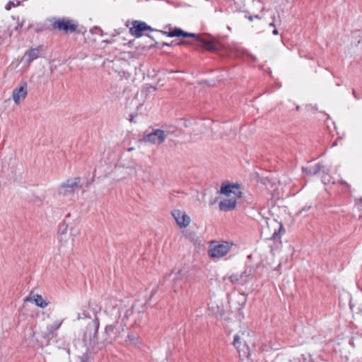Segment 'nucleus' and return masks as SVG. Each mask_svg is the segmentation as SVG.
Segmentation results:
<instances>
[{
    "instance_id": "26",
    "label": "nucleus",
    "mask_w": 362,
    "mask_h": 362,
    "mask_svg": "<svg viewBox=\"0 0 362 362\" xmlns=\"http://www.w3.org/2000/svg\"><path fill=\"white\" fill-rule=\"evenodd\" d=\"M272 33H273V34H274V35H278L279 31H278V30H277V29H274V30H273V32H272Z\"/></svg>"
},
{
    "instance_id": "16",
    "label": "nucleus",
    "mask_w": 362,
    "mask_h": 362,
    "mask_svg": "<svg viewBox=\"0 0 362 362\" xmlns=\"http://www.w3.org/2000/svg\"><path fill=\"white\" fill-rule=\"evenodd\" d=\"M173 281L176 284L179 281H186L187 279V271L185 269H179L175 273H172Z\"/></svg>"
},
{
    "instance_id": "6",
    "label": "nucleus",
    "mask_w": 362,
    "mask_h": 362,
    "mask_svg": "<svg viewBox=\"0 0 362 362\" xmlns=\"http://www.w3.org/2000/svg\"><path fill=\"white\" fill-rule=\"evenodd\" d=\"M28 85L26 82H21L13 90L12 98L16 105H19L27 96Z\"/></svg>"
},
{
    "instance_id": "23",
    "label": "nucleus",
    "mask_w": 362,
    "mask_h": 362,
    "mask_svg": "<svg viewBox=\"0 0 362 362\" xmlns=\"http://www.w3.org/2000/svg\"><path fill=\"white\" fill-rule=\"evenodd\" d=\"M15 6V4L12 1H9L8 4L6 6V10H10L12 7Z\"/></svg>"
},
{
    "instance_id": "14",
    "label": "nucleus",
    "mask_w": 362,
    "mask_h": 362,
    "mask_svg": "<svg viewBox=\"0 0 362 362\" xmlns=\"http://www.w3.org/2000/svg\"><path fill=\"white\" fill-rule=\"evenodd\" d=\"M40 53V49L39 47L31 48L29 50L25 52L23 59L25 60L28 63V65L29 66L30 64L34 59H36L39 57Z\"/></svg>"
},
{
    "instance_id": "7",
    "label": "nucleus",
    "mask_w": 362,
    "mask_h": 362,
    "mask_svg": "<svg viewBox=\"0 0 362 362\" xmlns=\"http://www.w3.org/2000/svg\"><path fill=\"white\" fill-rule=\"evenodd\" d=\"M53 25L60 30L71 33L74 32L78 26L74 21L66 18L59 19L54 23Z\"/></svg>"
},
{
    "instance_id": "18",
    "label": "nucleus",
    "mask_w": 362,
    "mask_h": 362,
    "mask_svg": "<svg viewBox=\"0 0 362 362\" xmlns=\"http://www.w3.org/2000/svg\"><path fill=\"white\" fill-rule=\"evenodd\" d=\"M63 321H55L52 324L47 325V331L45 333V335L49 336L53 334L62 325Z\"/></svg>"
},
{
    "instance_id": "24",
    "label": "nucleus",
    "mask_w": 362,
    "mask_h": 362,
    "mask_svg": "<svg viewBox=\"0 0 362 362\" xmlns=\"http://www.w3.org/2000/svg\"><path fill=\"white\" fill-rule=\"evenodd\" d=\"M357 45L359 46L362 49V35L358 36V40L357 41Z\"/></svg>"
},
{
    "instance_id": "10",
    "label": "nucleus",
    "mask_w": 362,
    "mask_h": 362,
    "mask_svg": "<svg viewBox=\"0 0 362 362\" xmlns=\"http://www.w3.org/2000/svg\"><path fill=\"white\" fill-rule=\"evenodd\" d=\"M24 301L33 302L37 306L45 308L49 304V301L47 298H44L41 295L34 294L33 293L24 299Z\"/></svg>"
},
{
    "instance_id": "13",
    "label": "nucleus",
    "mask_w": 362,
    "mask_h": 362,
    "mask_svg": "<svg viewBox=\"0 0 362 362\" xmlns=\"http://www.w3.org/2000/svg\"><path fill=\"white\" fill-rule=\"evenodd\" d=\"M78 182H79V178L68 180L66 182H65L61 185L59 193L65 194L66 193L71 192V190L75 186L78 185Z\"/></svg>"
},
{
    "instance_id": "25",
    "label": "nucleus",
    "mask_w": 362,
    "mask_h": 362,
    "mask_svg": "<svg viewBox=\"0 0 362 362\" xmlns=\"http://www.w3.org/2000/svg\"><path fill=\"white\" fill-rule=\"evenodd\" d=\"M307 358L304 356V355H302V358L299 359V362H306Z\"/></svg>"
},
{
    "instance_id": "9",
    "label": "nucleus",
    "mask_w": 362,
    "mask_h": 362,
    "mask_svg": "<svg viewBox=\"0 0 362 362\" xmlns=\"http://www.w3.org/2000/svg\"><path fill=\"white\" fill-rule=\"evenodd\" d=\"M145 30H153V29L144 22L139 21H134L129 30L130 33L136 37L142 36V33Z\"/></svg>"
},
{
    "instance_id": "11",
    "label": "nucleus",
    "mask_w": 362,
    "mask_h": 362,
    "mask_svg": "<svg viewBox=\"0 0 362 362\" xmlns=\"http://www.w3.org/2000/svg\"><path fill=\"white\" fill-rule=\"evenodd\" d=\"M250 276V274L245 271L241 274H233L229 276V280L233 284H244L249 281Z\"/></svg>"
},
{
    "instance_id": "1",
    "label": "nucleus",
    "mask_w": 362,
    "mask_h": 362,
    "mask_svg": "<svg viewBox=\"0 0 362 362\" xmlns=\"http://www.w3.org/2000/svg\"><path fill=\"white\" fill-rule=\"evenodd\" d=\"M250 341V333L247 330H243L237 333L233 339V345L237 349L240 357L248 358L250 355V351L248 343Z\"/></svg>"
},
{
    "instance_id": "19",
    "label": "nucleus",
    "mask_w": 362,
    "mask_h": 362,
    "mask_svg": "<svg viewBox=\"0 0 362 362\" xmlns=\"http://www.w3.org/2000/svg\"><path fill=\"white\" fill-rule=\"evenodd\" d=\"M115 327L113 325H107L105 327V332L107 335V337L105 338L106 341H112V339H115Z\"/></svg>"
},
{
    "instance_id": "5",
    "label": "nucleus",
    "mask_w": 362,
    "mask_h": 362,
    "mask_svg": "<svg viewBox=\"0 0 362 362\" xmlns=\"http://www.w3.org/2000/svg\"><path fill=\"white\" fill-rule=\"evenodd\" d=\"M220 193L223 197H229L230 199H238L241 196L239 186L229 183L222 184L220 188Z\"/></svg>"
},
{
    "instance_id": "21",
    "label": "nucleus",
    "mask_w": 362,
    "mask_h": 362,
    "mask_svg": "<svg viewBox=\"0 0 362 362\" xmlns=\"http://www.w3.org/2000/svg\"><path fill=\"white\" fill-rule=\"evenodd\" d=\"M69 238H67V235L64 233H61L59 236V241L61 244V247H65L67 245Z\"/></svg>"
},
{
    "instance_id": "22",
    "label": "nucleus",
    "mask_w": 362,
    "mask_h": 362,
    "mask_svg": "<svg viewBox=\"0 0 362 362\" xmlns=\"http://www.w3.org/2000/svg\"><path fill=\"white\" fill-rule=\"evenodd\" d=\"M127 341L131 342L132 344H133L134 345H136L139 341V339L135 335L129 334L127 336Z\"/></svg>"
},
{
    "instance_id": "12",
    "label": "nucleus",
    "mask_w": 362,
    "mask_h": 362,
    "mask_svg": "<svg viewBox=\"0 0 362 362\" xmlns=\"http://www.w3.org/2000/svg\"><path fill=\"white\" fill-rule=\"evenodd\" d=\"M238 199L223 197L219 202V208L221 211H228L234 209L236 206Z\"/></svg>"
},
{
    "instance_id": "4",
    "label": "nucleus",
    "mask_w": 362,
    "mask_h": 362,
    "mask_svg": "<svg viewBox=\"0 0 362 362\" xmlns=\"http://www.w3.org/2000/svg\"><path fill=\"white\" fill-rule=\"evenodd\" d=\"M170 135L169 131L163 129H153L151 132L144 134L139 141L141 143H148L153 145L159 146L162 144Z\"/></svg>"
},
{
    "instance_id": "28",
    "label": "nucleus",
    "mask_w": 362,
    "mask_h": 362,
    "mask_svg": "<svg viewBox=\"0 0 362 362\" xmlns=\"http://www.w3.org/2000/svg\"><path fill=\"white\" fill-rule=\"evenodd\" d=\"M269 26L274 27V26H275V25H274V23H271L269 24Z\"/></svg>"
},
{
    "instance_id": "3",
    "label": "nucleus",
    "mask_w": 362,
    "mask_h": 362,
    "mask_svg": "<svg viewBox=\"0 0 362 362\" xmlns=\"http://www.w3.org/2000/svg\"><path fill=\"white\" fill-rule=\"evenodd\" d=\"M284 233V226L274 218H268L262 226V233L266 239H276Z\"/></svg>"
},
{
    "instance_id": "20",
    "label": "nucleus",
    "mask_w": 362,
    "mask_h": 362,
    "mask_svg": "<svg viewBox=\"0 0 362 362\" xmlns=\"http://www.w3.org/2000/svg\"><path fill=\"white\" fill-rule=\"evenodd\" d=\"M200 41L202 44V47L209 50H215L218 49L217 44L215 43L214 42L204 40H202Z\"/></svg>"
},
{
    "instance_id": "15",
    "label": "nucleus",
    "mask_w": 362,
    "mask_h": 362,
    "mask_svg": "<svg viewBox=\"0 0 362 362\" xmlns=\"http://www.w3.org/2000/svg\"><path fill=\"white\" fill-rule=\"evenodd\" d=\"M162 33L168 37H180V36L197 37L194 33H187L180 28H175L173 30L170 31V32L162 31Z\"/></svg>"
},
{
    "instance_id": "17",
    "label": "nucleus",
    "mask_w": 362,
    "mask_h": 362,
    "mask_svg": "<svg viewBox=\"0 0 362 362\" xmlns=\"http://www.w3.org/2000/svg\"><path fill=\"white\" fill-rule=\"evenodd\" d=\"M324 167L320 164H315L313 165H310L308 168H303V170L306 173L307 175H316L320 173L321 170H324Z\"/></svg>"
},
{
    "instance_id": "27",
    "label": "nucleus",
    "mask_w": 362,
    "mask_h": 362,
    "mask_svg": "<svg viewBox=\"0 0 362 362\" xmlns=\"http://www.w3.org/2000/svg\"><path fill=\"white\" fill-rule=\"evenodd\" d=\"M134 148L133 147H131V148H129L128 149V151H134Z\"/></svg>"
},
{
    "instance_id": "8",
    "label": "nucleus",
    "mask_w": 362,
    "mask_h": 362,
    "mask_svg": "<svg viewBox=\"0 0 362 362\" xmlns=\"http://www.w3.org/2000/svg\"><path fill=\"white\" fill-rule=\"evenodd\" d=\"M172 215L180 227L186 228L189 225L191 218L185 211L176 209Z\"/></svg>"
},
{
    "instance_id": "2",
    "label": "nucleus",
    "mask_w": 362,
    "mask_h": 362,
    "mask_svg": "<svg viewBox=\"0 0 362 362\" xmlns=\"http://www.w3.org/2000/svg\"><path fill=\"white\" fill-rule=\"evenodd\" d=\"M233 244L226 241H211L208 248V255L212 259L225 257L230 250Z\"/></svg>"
}]
</instances>
